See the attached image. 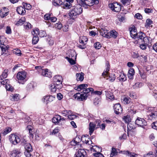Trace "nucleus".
<instances>
[{"label":"nucleus","instance_id":"nucleus-23","mask_svg":"<svg viewBox=\"0 0 157 157\" xmlns=\"http://www.w3.org/2000/svg\"><path fill=\"white\" fill-rule=\"evenodd\" d=\"M88 86V85L86 84H81L79 85L77 87H75V89L76 90H77L78 91H80L82 90L83 92V90L86 89Z\"/></svg>","mask_w":157,"mask_h":157},{"label":"nucleus","instance_id":"nucleus-6","mask_svg":"<svg viewBox=\"0 0 157 157\" xmlns=\"http://www.w3.org/2000/svg\"><path fill=\"white\" fill-rule=\"evenodd\" d=\"M62 81H60L51 84L49 88L51 91L55 92L56 91L57 89H60L62 87Z\"/></svg>","mask_w":157,"mask_h":157},{"label":"nucleus","instance_id":"nucleus-32","mask_svg":"<svg viewBox=\"0 0 157 157\" xmlns=\"http://www.w3.org/2000/svg\"><path fill=\"white\" fill-rule=\"evenodd\" d=\"M88 39L86 36H82L79 39V42L82 44L86 45L87 41Z\"/></svg>","mask_w":157,"mask_h":157},{"label":"nucleus","instance_id":"nucleus-55","mask_svg":"<svg viewBox=\"0 0 157 157\" xmlns=\"http://www.w3.org/2000/svg\"><path fill=\"white\" fill-rule=\"evenodd\" d=\"M32 34L34 36L37 35L39 34V29H35L32 32Z\"/></svg>","mask_w":157,"mask_h":157},{"label":"nucleus","instance_id":"nucleus-2","mask_svg":"<svg viewBox=\"0 0 157 157\" xmlns=\"http://www.w3.org/2000/svg\"><path fill=\"white\" fill-rule=\"evenodd\" d=\"M93 88H89L83 90V93H78L75 94L73 97L75 99L79 101H83L86 99L87 97L90 94V91H92Z\"/></svg>","mask_w":157,"mask_h":157},{"label":"nucleus","instance_id":"nucleus-50","mask_svg":"<svg viewBox=\"0 0 157 157\" xmlns=\"http://www.w3.org/2000/svg\"><path fill=\"white\" fill-rule=\"evenodd\" d=\"M23 5L24 8L26 10H29L31 9L32 6L29 4L23 3Z\"/></svg>","mask_w":157,"mask_h":157},{"label":"nucleus","instance_id":"nucleus-8","mask_svg":"<svg viewBox=\"0 0 157 157\" xmlns=\"http://www.w3.org/2000/svg\"><path fill=\"white\" fill-rule=\"evenodd\" d=\"M24 147L25 149L24 154L26 157H33V155H31L30 153V152L33 150L31 144L29 143H27Z\"/></svg>","mask_w":157,"mask_h":157},{"label":"nucleus","instance_id":"nucleus-38","mask_svg":"<svg viewBox=\"0 0 157 157\" xmlns=\"http://www.w3.org/2000/svg\"><path fill=\"white\" fill-rule=\"evenodd\" d=\"M133 129V127L132 124L131 123H128L127 124V134L129 136V133L131 132V130Z\"/></svg>","mask_w":157,"mask_h":157},{"label":"nucleus","instance_id":"nucleus-45","mask_svg":"<svg viewBox=\"0 0 157 157\" xmlns=\"http://www.w3.org/2000/svg\"><path fill=\"white\" fill-rule=\"evenodd\" d=\"M11 130L12 129L10 127L7 128L5 129L3 132H2V134L4 135H5L7 134L8 133L10 132Z\"/></svg>","mask_w":157,"mask_h":157},{"label":"nucleus","instance_id":"nucleus-4","mask_svg":"<svg viewBox=\"0 0 157 157\" xmlns=\"http://www.w3.org/2000/svg\"><path fill=\"white\" fill-rule=\"evenodd\" d=\"M78 5H80L85 8H87L88 6H91L94 4L99 3L98 0H76Z\"/></svg>","mask_w":157,"mask_h":157},{"label":"nucleus","instance_id":"nucleus-17","mask_svg":"<svg viewBox=\"0 0 157 157\" xmlns=\"http://www.w3.org/2000/svg\"><path fill=\"white\" fill-rule=\"evenodd\" d=\"M55 96L49 95L44 97L42 100L44 102H46L47 104L49 102L53 101L55 99Z\"/></svg>","mask_w":157,"mask_h":157},{"label":"nucleus","instance_id":"nucleus-58","mask_svg":"<svg viewBox=\"0 0 157 157\" xmlns=\"http://www.w3.org/2000/svg\"><path fill=\"white\" fill-rule=\"evenodd\" d=\"M14 53L18 56H20L21 54V51L18 49H15Z\"/></svg>","mask_w":157,"mask_h":157},{"label":"nucleus","instance_id":"nucleus-21","mask_svg":"<svg viewBox=\"0 0 157 157\" xmlns=\"http://www.w3.org/2000/svg\"><path fill=\"white\" fill-rule=\"evenodd\" d=\"M89 134L91 136L94 132L96 128V124L93 122H90L89 125Z\"/></svg>","mask_w":157,"mask_h":157},{"label":"nucleus","instance_id":"nucleus-46","mask_svg":"<svg viewBox=\"0 0 157 157\" xmlns=\"http://www.w3.org/2000/svg\"><path fill=\"white\" fill-rule=\"evenodd\" d=\"M69 120H73L76 118V116L75 115L73 114V112L71 111V114H68L67 116Z\"/></svg>","mask_w":157,"mask_h":157},{"label":"nucleus","instance_id":"nucleus-19","mask_svg":"<svg viewBox=\"0 0 157 157\" xmlns=\"http://www.w3.org/2000/svg\"><path fill=\"white\" fill-rule=\"evenodd\" d=\"M81 140L86 144H92V141L89 139V136L87 135H82Z\"/></svg>","mask_w":157,"mask_h":157},{"label":"nucleus","instance_id":"nucleus-28","mask_svg":"<svg viewBox=\"0 0 157 157\" xmlns=\"http://www.w3.org/2000/svg\"><path fill=\"white\" fill-rule=\"evenodd\" d=\"M25 21V17H22L19 19L18 21H15V25L18 26L21 25L24 23Z\"/></svg>","mask_w":157,"mask_h":157},{"label":"nucleus","instance_id":"nucleus-22","mask_svg":"<svg viewBox=\"0 0 157 157\" xmlns=\"http://www.w3.org/2000/svg\"><path fill=\"white\" fill-rule=\"evenodd\" d=\"M17 13L21 15H24L26 11L24 7L20 6L17 7L16 9Z\"/></svg>","mask_w":157,"mask_h":157},{"label":"nucleus","instance_id":"nucleus-33","mask_svg":"<svg viewBox=\"0 0 157 157\" xmlns=\"http://www.w3.org/2000/svg\"><path fill=\"white\" fill-rule=\"evenodd\" d=\"M84 74L82 72L76 74V79L77 81H82L84 79Z\"/></svg>","mask_w":157,"mask_h":157},{"label":"nucleus","instance_id":"nucleus-12","mask_svg":"<svg viewBox=\"0 0 157 157\" xmlns=\"http://www.w3.org/2000/svg\"><path fill=\"white\" fill-rule=\"evenodd\" d=\"M135 123L138 126L142 127L146 125L147 122L144 119L138 117L135 121Z\"/></svg>","mask_w":157,"mask_h":157},{"label":"nucleus","instance_id":"nucleus-36","mask_svg":"<svg viewBox=\"0 0 157 157\" xmlns=\"http://www.w3.org/2000/svg\"><path fill=\"white\" fill-rule=\"evenodd\" d=\"M54 82L62 81V78L59 75H56L53 78Z\"/></svg>","mask_w":157,"mask_h":157},{"label":"nucleus","instance_id":"nucleus-14","mask_svg":"<svg viewBox=\"0 0 157 157\" xmlns=\"http://www.w3.org/2000/svg\"><path fill=\"white\" fill-rule=\"evenodd\" d=\"M113 109L114 112L116 114L121 113L123 110L121 105L119 103L115 104L113 106Z\"/></svg>","mask_w":157,"mask_h":157},{"label":"nucleus","instance_id":"nucleus-29","mask_svg":"<svg viewBox=\"0 0 157 157\" xmlns=\"http://www.w3.org/2000/svg\"><path fill=\"white\" fill-rule=\"evenodd\" d=\"M121 152L123 154L125 155L128 157H135L134 153L130 152L128 151H121Z\"/></svg>","mask_w":157,"mask_h":157},{"label":"nucleus","instance_id":"nucleus-57","mask_svg":"<svg viewBox=\"0 0 157 157\" xmlns=\"http://www.w3.org/2000/svg\"><path fill=\"white\" fill-rule=\"evenodd\" d=\"M94 47L96 49H99L101 47V45L99 42H96L94 44Z\"/></svg>","mask_w":157,"mask_h":157},{"label":"nucleus","instance_id":"nucleus-34","mask_svg":"<svg viewBox=\"0 0 157 157\" xmlns=\"http://www.w3.org/2000/svg\"><path fill=\"white\" fill-rule=\"evenodd\" d=\"M153 24V21L149 18L147 19L146 20V23L145 24V27L147 28L148 27H152V25H151Z\"/></svg>","mask_w":157,"mask_h":157},{"label":"nucleus","instance_id":"nucleus-49","mask_svg":"<svg viewBox=\"0 0 157 157\" xmlns=\"http://www.w3.org/2000/svg\"><path fill=\"white\" fill-rule=\"evenodd\" d=\"M131 0H121L122 4L124 6H127L129 5Z\"/></svg>","mask_w":157,"mask_h":157},{"label":"nucleus","instance_id":"nucleus-51","mask_svg":"<svg viewBox=\"0 0 157 157\" xmlns=\"http://www.w3.org/2000/svg\"><path fill=\"white\" fill-rule=\"evenodd\" d=\"M71 111L69 110L67 111L66 110H64L62 111V114L64 116H66L67 115H68V114H71Z\"/></svg>","mask_w":157,"mask_h":157},{"label":"nucleus","instance_id":"nucleus-10","mask_svg":"<svg viewBox=\"0 0 157 157\" xmlns=\"http://www.w3.org/2000/svg\"><path fill=\"white\" fill-rule=\"evenodd\" d=\"M123 101L124 103L125 104H127L130 103V106L129 107L128 110H129V111H132L133 112H134V105L133 103L131 102V99L128 97H126L124 98L123 99Z\"/></svg>","mask_w":157,"mask_h":157},{"label":"nucleus","instance_id":"nucleus-7","mask_svg":"<svg viewBox=\"0 0 157 157\" xmlns=\"http://www.w3.org/2000/svg\"><path fill=\"white\" fill-rule=\"evenodd\" d=\"M109 6L112 11L116 12H119L121 9V5L117 2L110 3Z\"/></svg>","mask_w":157,"mask_h":157},{"label":"nucleus","instance_id":"nucleus-42","mask_svg":"<svg viewBox=\"0 0 157 157\" xmlns=\"http://www.w3.org/2000/svg\"><path fill=\"white\" fill-rule=\"evenodd\" d=\"M64 8L66 9H68L70 8L71 7V3L68 2H65L63 3Z\"/></svg>","mask_w":157,"mask_h":157},{"label":"nucleus","instance_id":"nucleus-63","mask_svg":"<svg viewBox=\"0 0 157 157\" xmlns=\"http://www.w3.org/2000/svg\"><path fill=\"white\" fill-rule=\"evenodd\" d=\"M143 41L145 44H148L149 43V40L148 37L147 36H145L143 39Z\"/></svg>","mask_w":157,"mask_h":157},{"label":"nucleus","instance_id":"nucleus-13","mask_svg":"<svg viewBox=\"0 0 157 157\" xmlns=\"http://www.w3.org/2000/svg\"><path fill=\"white\" fill-rule=\"evenodd\" d=\"M9 12L8 9L6 7H3L0 10V16L2 18H3L8 14Z\"/></svg>","mask_w":157,"mask_h":157},{"label":"nucleus","instance_id":"nucleus-31","mask_svg":"<svg viewBox=\"0 0 157 157\" xmlns=\"http://www.w3.org/2000/svg\"><path fill=\"white\" fill-rule=\"evenodd\" d=\"M119 151V150L118 149H116L112 147L110 154V157H113L115 155H117L118 153V151Z\"/></svg>","mask_w":157,"mask_h":157},{"label":"nucleus","instance_id":"nucleus-5","mask_svg":"<svg viewBox=\"0 0 157 157\" xmlns=\"http://www.w3.org/2000/svg\"><path fill=\"white\" fill-rule=\"evenodd\" d=\"M27 73L24 71L19 72L17 75L18 82L20 84H23L26 81Z\"/></svg>","mask_w":157,"mask_h":157},{"label":"nucleus","instance_id":"nucleus-52","mask_svg":"<svg viewBox=\"0 0 157 157\" xmlns=\"http://www.w3.org/2000/svg\"><path fill=\"white\" fill-rule=\"evenodd\" d=\"M55 27L58 29H60L62 27V25L60 22L56 23L55 25Z\"/></svg>","mask_w":157,"mask_h":157},{"label":"nucleus","instance_id":"nucleus-35","mask_svg":"<svg viewBox=\"0 0 157 157\" xmlns=\"http://www.w3.org/2000/svg\"><path fill=\"white\" fill-rule=\"evenodd\" d=\"M105 92L106 97L112 100H113L114 99V97L112 93L110 91H105Z\"/></svg>","mask_w":157,"mask_h":157},{"label":"nucleus","instance_id":"nucleus-9","mask_svg":"<svg viewBox=\"0 0 157 157\" xmlns=\"http://www.w3.org/2000/svg\"><path fill=\"white\" fill-rule=\"evenodd\" d=\"M9 140L10 142L14 145L18 144L21 141L19 137L13 134H12L10 136Z\"/></svg>","mask_w":157,"mask_h":157},{"label":"nucleus","instance_id":"nucleus-47","mask_svg":"<svg viewBox=\"0 0 157 157\" xmlns=\"http://www.w3.org/2000/svg\"><path fill=\"white\" fill-rule=\"evenodd\" d=\"M77 54L75 50H72L71 51V54L70 55V57L73 58V59H76Z\"/></svg>","mask_w":157,"mask_h":157},{"label":"nucleus","instance_id":"nucleus-64","mask_svg":"<svg viewBox=\"0 0 157 157\" xmlns=\"http://www.w3.org/2000/svg\"><path fill=\"white\" fill-rule=\"evenodd\" d=\"M151 125L152 128L157 130V121L153 123Z\"/></svg>","mask_w":157,"mask_h":157},{"label":"nucleus","instance_id":"nucleus-59","mask_svg":"<svg viewBox=\"0 0 157 157\" xmlns=\"http://www.w3.org/2000/svg\"><path fill=\"white\" fill-rule=\"evenodd\" d=\"M143 85V84H141V83H136L135 84L133 85V87L134 88L136 89L137 88H140Z\"/></svg>","mask_w":157,"mask_h":157},{"label":"nucleus","instance_id":"nucleus-44","mask_svg":"<svg viewBox=\"0 0 157 157\" xmlns=\"http://www.w3.org/2000/svg\"><path fill=\"white\" fill-rule=\"evenodd\" d=\"M137 36H136V39L143 40L145 36V34L143 33L142 32H140L138 33Z\"/></svg>","mask_w":157,"mask_h":157},{"label":"nucleus","instance_id":"nucleus-41","mask_svg":"<svg viewBox=\"0 0 157 157\" xmlns=\"http://www.w3.org/2000/svg\"><path fill=\"white\" fill-rule=\"evenodd\" d=\"M39 40V37L37 35H34L33 36L32 40V43L34 44H35L37 43Z\"/></svg>","mask_w":157,"mask_h":157},{"label":"nucleus","instance_id":"nucleus-1","mask_svg":"<svg viewBox=\"0 0 157 157\" xmlns=\"http://www.w3.org/2000/svg\"><path fill=\"white\" fill-rule=\"evenodd\" d=\"M82 12V6L80 5H75L74 6L69 13V18L75 19Z\"/></svg>","mask_w":157,"mask_h":157},{"label":"nucleus","instance_id":"nucleus-40","mask_svg":"<svg viewBox=\"0 0 157 157\" xmlns=\"http://www.w3.org/2000/svg\"><path fill=\"white\" fill-rule=\"evenodd\" d=\"M118 79L121 81H124L126 80V77L124 74H121L120 76L118 77Z\"/></svg>","mask_w":157,"mask_h":157},{"label":"nucleus","instance_id":"nucleus-61","mask_svg":"<svg viewBox=\"0 0 157 157\" xmlns=\"http://www.w3.org/2000/svg\"><path fill=\"white\" fill-rule=\"evenodd\" d=\"M6 32L7 34H11V30L10 27L8 26L6 27Z\"/></svg>","mask_w":157,"mask_h":157},{"label":"nucleus","instance_id":"nucleus-48","mask_svg":"<svg viewBox=\"0 0 157 157\" xmlns=\"http://www.w3.org/2000/svg\"><path fill=\"white\" fill-rule=\"evenodd\" d=\"M59 128L57 127L55 128L52 132H51L50 135H55L59 131Z\"/></svg>","mask_w":157,"mask_h":157},{"label":"nucleus","instance_id":"nucleus-54","mask_svg":"<svg viewBox=\"0 0 157 157\" xmlns=\"http://www.w3.org/2000/svg\"><path fill=\"white\" fill-rule=\"evenodd\" d=\"M102 91H94V89H93V90L92 91H90V93L91 92V94H95L98 95H101L102 94Z\"/></svg>","mask_w":157,"mask_h":157},{"label":"nucleus","instance_id":"nucleus-16","mask_svg":"<svg viewBox=\"0 0 157 157\" xmlns=\"http://www.w3.org/2000/svg\"><path fill=\"white\" fill-rule=\"evenodd\" d=\"M2 84L3 85H6L5 87L7 90L9 91H12L13 90V87H12L9 84V82L8 79H5L2 81H1Z\"/></svg>","mask_w":157,"mask_h":157},{"label":"nucleus","instance_id":"nucleus-39","mask_svg":"<svg viewBox=\"0 0 157 157\" xmlns=\"http://www.w3.org/2000/svg\"><path fill=\"white\" fill-rule=\"evenodd\" d=\"M53 3L55 6H58L62 4L63 2L61 0H53Z\"/></svg>","mask_w":157,"mask_h":157},{"label":"nucleus","instance_id":"nucleus-62","mask_svg":"<svg viewBox=\"0 0 157 157\" xmlns=\"http://www.w3.org/2000/svg\"><path fill=\"white\" fill-rule=\"evenodd\" d=\"M0 47L2 52H5L7 49V47L4 44L1 45H0Z\"/></svg>","mask_w":157,"mask_h":157},{"label":"nucleus","instance_id":"nucleus-18","mask_svg":"<svg viewBox=\"0 0 157 157\" xmlns=\"http://www.w3.org/2000/svg\"><path fill=\"white\" fill-rule=\"evenodd\" d=\"M26 129L29 132L30 139L31 140L33 139L34 135L35 134V131L31 125H28L26 127Z\"/></svg>","mask_w":157,"mask_h":157},{"label":"nucleus","instance_id":"nucleus-20","mask_svg":"<svg viewBox=\"0 0 157 157\" xmlns=\"http://www.w3.org/2000/svg\"><path fill=\"white\" fill-rule=\"evenodd\" d=\"M100 34L103 36L109 38V32L105 28H101L100 30Z\"/></svg>","mask_w":157,"mask_h":157},{"label":"nucleus","instance_id":"nucleus-15","mask_svg":"<svg viewBox=\"0 0 157 157\" xmlns=\"http://www.w3.org/2000/svg\"><path fill=\"white\" fill-rule=\"evenodd\" d=\"M86 151L82 149H79L75 154V157H86Z\"/></svg>","mask_w":157,"mask_h":157},{"label":"nucleus","instance_id":"nucleus-25","mask_svg":"<svg viewBox=\"0 0 157 157\" xmlns=\"http://www.w3.org/2000/svg\"><path fill=\"white\" fill-rule=\"evenodd\" d=\"M60 119H61V116L57 115L52 118V121L54 123L58 124L60 121Z\"/></svg>","mask_w":157,"mask_h":157},{"label":"nucleus","instance_id":"nucleus-43","mask_svg":"<svg viewBox=\"0 0 157 157\" xmlns=\"http://www.w3.org/2000/svg\"><path fill=\"white\" fill-rule=\"evenodd\" d=\"M123 120L125 122L128 124L131 121V119L130 116L129 115L124 116Z\"/></svg>","mask_w":157,"mask_h":157},{"label":"nucleus","instance_id":"nucleus-27","mask_svg":"<svg viewBox=\"0 0 157 157\" xmlns=\"http://www.w3.org/2000/svg\"><path fill=\"white\" fill-rule=\"evenodd\" d=\"M136 29H132L130 31L131 36L134 39H136V36H137L138 33L136 32Z\"/></svg>","mask_w":157,"mask_h":157},{"label":"nucleus","instance_id":"nucleus-30","mask_svg":"<svg viewBox=\"0 0 157 157\" xmlns=\"http://www.w3.org/2000/svg\"><path fill=\"white\" fill-rule=\"evenodd\" d=\"M10 98L12 101H17L20 99V96L19 94H12L10 95Z\"/></svg>","mask_w":157,"mask_h":157},{"label":"nucleus","instance_id":"nucleus-60","mask_svg":"<svg viewBox=\"0 0 157 157\" xmlns=\"http://www.w3.org/2000/svg\"><path fill=\"white\" fill-rule=\"evenodd\" d=\"M94 155L96 157H104V155L100 152L94 153Z\"/></svg>","mask_w":157,"mask_h":157},{"label":"nucleus","instance_id":"nucleus-26","mask_svg":"<svg viewBox=\"0 0 157 157\" xmlns=\"http://www.w3.org/2000/svg\"><path fill=\"white\" fill-rule=\"evenodd\" d=\"M117 33L114 30L110 31L109 33V38L113 37L114 38H117Z\"/></svg>","mask_w":157,"mask_h":157},{"label":"nucleus","instance_id":"nucleus-24","mask_svg":"<svg viewBox=\"0 0 157 157\" xmlns=\"http://www.w3.org/2000/svg\"><path fill=\"white\" fill-rule=\"evenodd\" d=\"M135 74L134 70L133 68H131L128 71V76L129 79H132L133 78V76Z\"/></svg>","mask_w":157,"mask_h":157},{"label":"nucleus","instance_id":"nucleus-56","mask_svg":"<svg viewBox=\"0 0 157 157\" xmlns=\"http://www.w3.org/2000/svg\"><path fill=\"white\" fill-rule=\"evenodd\" d=\"M144 157H153V155L152 151H150L148 153L145 154L144 155Z\"/></svg>","mask_w":157,"mask_h":157},{"label":"nucleus","instance_id":"nucleus-11","mask_svg":"<svg viewBox=\"0 0 157 157\" xmlns=\"http://www.w3.org/2000/svg\"><path fill=\"white\" fill-rule=\"evenodd\" d=\"M21 151L20 149L16 148L10 152V157H20Z\"/></svg>","mask_w":157,"mask_h":157},{"label":"nucleus","instance_id":"nucleus-37","mask_svg":"<svg viewBox=\"0 0 157 157\" xmlns=\"http://www.w3.org/2000/svg\"><path fill=\"white\" fill-rule=\"evenodd\" d=\"M7 72V70H5L4 71L2 74L0 76V80H2L7 77L8 75Z\"/></svg>","mask_w":157,"mask_h":157},{"label":"nucleus","instance_id":"nucleus-53","mask_svg":"<svg viewBox=\"0 0 157 157\" xmlns=\"http://www.w3.org/2000/svg\"><path fill=\"white\" fill-rule=\"evenodd\" d=\"M40 36V37H44L46 36V33L45 31L41 30L40 32H39V34Z\"/></svg>","mask_w":157,"mask_h":157},{"label":"nucleus","instance_id":"nucleus-3","mask_svg":"<svg viewBox=\"0 0 157 157\" xmlns=\"http://www.w3.org/2000/svg\"><path fill=\"white\" fill-rule=\"evenodd\" d=\"M105 67H106V70H104L102 73V76L104 78H105L106 80H109L111 82L114 81L116 78L115 75L114 74L111 75V76L109 75V70L110 66L109 62L108 61L106 63Z\"/></svg>","mask_w":157,"mask_h":157}]
</instances>
